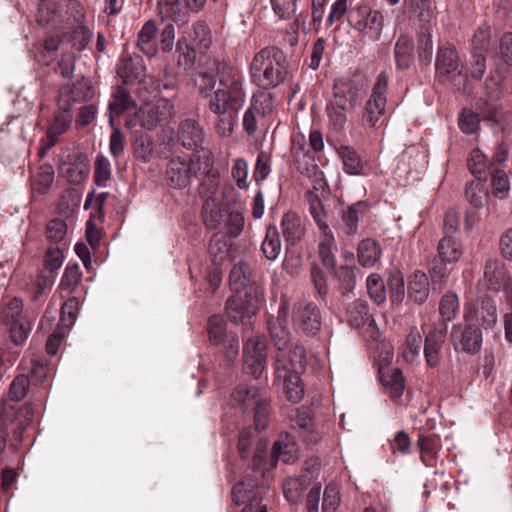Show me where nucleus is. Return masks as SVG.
<instances>
[{
	"mask_svg": "<svg viewBox=\"0 0 512 512\" xmlns=\"http://www.w3.org/2000/svg\"><path fill=\"white\" fill-rule=\"evenodd\" d=\"M265 395L255 386L240 384L232 393V401L234 405L241 407L242 411H250L259 401H263Z\"/></svg>",
	"mask_w": 512,
	"mask_h": 512,
	"instance_id": "32",
	"label": "nucleus"
},
{
	"mask_svg": "<svg viewBox=\"0 0 512 512\" xmlns=\"http://www.w3.org/2000/svg\"><path fill=\"white\" fill-rule=\"evenodd\" d=\"M388 287L390 299L393 304H401L405 298V281L400 272H396L389 277Z\"/></svg>",
	"mask_w": 512,
	"mask_h": 512,
	"instance_id": "61",
	"label": "nucleus"
},
{
	"mask_svg": "<svg viewBox=\"0 0 512 512\" xmlns=\"http://www.w3.org/2000/svg\"><path fill=\"white\" fill-rule=\"evenodd\" d=\"M226 332V323L220 315H213L208 320V338L212 345L223 342Z\"/></svg>",
	"mask_w": 512,
	"mask_h": 512,
	"instance_id": "57",
	"label": "nucleus"
},
{
	"mask_svg": "<svg viewBox=\"0 0 512 512\" xmlns=\"http://www.w3.org/2000/svg\"><path fill=\"white\" fill-rule=\"evenodd\" d=\"M429 286L428 276L424 272L416 270L408 279V299L415 304L422 305L429 297Z\"/></svg>",
	"mask_w": 512,
	"mask_h": 512,
	"instance_id": "30",
	"label": "nucleus"
},
{
	"mask_svg": "<svg viewBox=\"0 0 512 512\" xmlns=\"http://www.w3.org/2000/svg\"><path fill=\"white\" fill-rule=\"evenodd\" d=\"M255 487L256 483L251 479H246L234 485L231 493L233 502L237 505L244 504L246 501L249 502L242 512H253L254 508L261 504V491H255Z\"/></svg>",
	"mask_w": 512,
	"mask_h": 512,
	"instance_id": "26",
	"label": "nucleus"
},
{
	"mask_svg": "<svg viewBox=\"0 0 512 512\" xmlns=\"http://www.w3.org/2000/svg\"><path fill=\"white\" fill-rule=\"evenodd\" d=\"M438 258L449 264L457 262L463 254L461 244L451 235H445L438 243Z\"/></svg>",
	"mask_w": 512,
	"mask_h": 512,
	"instance_id": "41",
	"label": "nucleus"
},
{
	"mask_svg": "<svg viewBox=\"0 0 512 512\" xmlns=\"http://www.w3.org/2000/svg\"><path fill=\"white\" fill-rule=\"evenodd\" d=\"M369 205L365 201H357L348 205L341 212L343 229L348 235H355L359 230V223L368 213Z\"/></svg>",
	"mask_w": 512,
	"mask_h": 512,
	"instance_id": "28",
	"label": "nucleus"
},
{
	"mask_svg": "<svg viewBox=\"0 0 512 512\" xmlns=\"http://www.w3.org/2000/svg\"><path fill=\"white\" fill-rule=\"evenodd\" d=\"M261 248L268 260H275L278 257L281 251V240L278 229L275 226H268Z\"/></svg>",
	"mask_w": 512,
	"mask_h": 512,
	"instance_id": "46",
	"label": "nucleus"
},
{
	"mask_svg": "<svg viewBox=\"0 0 512 512\" xmlns=\"http://www.w3.org/2000/svg\"><path fill=\"white\" fill-rule=\"evenodd\" d=\"M209 256L215 265H221L230 254V244L225 236L219 233L214 234L209 243Z\"/></svg>",
	"mask_w": 512,
	"mask_h": 512,
	"instance_id": "42",
	"label": "nucleus"
},
{
	"mask_svg": "<svg viewBox=\"0 0 512 512\" xmlns=\"http://www.w3.org/2000/svg\"><path fill=\"white\" fill-rule=\"evenodd\" d=\"M490 41L491 28L487 24H482L473 35L471 52L486 54L490 46Z\"/></svg>",
	"mask_w": 512,
	"mask_h": 512,
	"instance_id": "56",
	"label": "nucleus"
},
{
	"mask_svg": "<svg viewBox=\"0 0 512 512\" xmlns=\"http://www.w3.org/2000/svg\"><path fill=\"white\" fill-rule=\"evenodd\" d=\"M275 373L277 378L283 379L287 399L292 403H298L304 395V389L300 384V376L297 373H288L286 358L283 353L275 357Z\"/></svg>",
	"mask_w": 512,
	"mask_h": 512,
	"instance_id": "22",
	"label": "nucleus"
},
{
	"mask_svg": "<svg viewBox=\"0 0 512 512\" xmlns=\"http://www.w3.org/2000/svg\"><path fill=\"white\" fill-rule=\"evenodd\" d=\"M295 424L300 437H302L308 445H316L321 440L319 432L314 429L310 408L302 406L297 409Z\"/></svg>",
	"mask_w": 512,
	"mask_h": 512,
	"instance_id": "31",
	"label": "nucleus"
},
{
	"mask_svg": "<svg viewBox=\"0 0 512 512\" xmlns=\"http://www.w3.org/2000/svg\"><path fill=\"white\" fill-rule=\"evenodd\" d=\"M493 58L507 66H512V32H506L502 35Z\"/></svg>",
	"mask_w": 512,
	"mask_h": 512,
	"instance_id": "64",
	"label": "nucleus"
},
{
	"mask_svg": "<svg viewBox=\"0 0 512 512\" xmlns=\"http://www.w3.org/2000/svg\"><path fill=\"white\" fill-rule=\"evenodd\" d=\"M202 219L208 229L218 228L224 219V210L217 199L203 200Z\"/></svg>",
	"mask_w": 512,
	"mask_h": 512,
	"instance_id": "39",
	"label": "nucleus"
},
{
	"mask_svg": "<svg viewBox=\"0 0 512 512\" xmlns=\"http://www.w3.org/2000/svg\"><path fill=\"white\" fill-rule=\"evenodd\" d=\"M388 81L389 78L387 74L381 72L372 88V94L366 103L364 120L370 127L376 126L380 117L385 113Z\"/></svg>",
	"mask_w": 512,
	"mask_h": 512,
	"instance_id": "13",
	"label": "nucleus"
},
{
	"mask_svg": "<svg viewBox=\"0 0 512 512\" xmlns=\"http://www.w3.org/2000/svg\"><path fill=\"white\" fill-rule=\"evenodd\" d=\"M417 53L419 61L428 65L433 55V44L429 26H421L418 31Z\"/></svg>",
	"mask_w": 512,
	"mask_h": 512,
	"instance_id": "44",
	"label": "nucleus"
},
{
	"mask_svg": "<svg viewBox=\"0 0 512 512\" xmlns=\"http://www.w3.org/2000/svg\"><path fill=\"white\" fill-rule=\"evenodd\" d=\"M378 374L382 385L389 390L390 396L399 398L405 388V380L401 369L383 362L379 365Z\"/></svg>",
	"mask_w": 512,
	"mask_h": 512,
	"instance_id": "27",
	"label": "nucleus"
},
{
	"mask_svg": "<svg viewBox=\"0 0 512 512\" xmlns=\"http://www.w3.org/2000/svg\"><path fill=\"white\" fill-rule=\"evenodd\" d=\"M267 343L264 337L250 338L243 347V369L258 379L266 366Z\"/></svg>",
	"mask_w": 512,
	"mask_h": 512,
	"instance_id": "11",
	"label": "nucleus"
},
{
	"mask_svg": "<svg viewBox=\"0 0 512 512\" xmlns=\"http://www.w3.org/2000/svg\"><path fill=\"white\" fill-rule=\"evenodd\" d=\"M157 27L154 21H147L138 33L137 47L148 57H153L157 53L156 34Z\"/></svg>",
	"mask_w": 512,
	"mask_h": 512,
	"instance_id": "36",
	"label": "nucleus"
},
{
	"mask_svg": "<svg viewBox=\"0 0 512 512\" xmlns=\"http://www.w3.org/2000/svg\"><path fill=\"white\" fill-rule=\"evenodd\" d=\"M192 41L199 50L200 55L205 54V51L210 47L212 43L211 32L204 21H198L193 25Z\"/></svg>",
	"mask_w": 512,
	"mask_h": 512,
	"instance_id": "51",
	"label": "nucleus"
},
{
	"mask_svg": "<svg viewBox=\"0 0 512 512\" xmlns=\"http://www.w3.org/2000/svg\"><path fill=\"white\" fill-rule=\"evenodd\" d=\"M467 165L470 172L476 176V179L486 180L488 171L492 170L491 166H487L486 156L478 149L473 150L468 159Z\"/></svg>",
	"mask_w": 512,
	"mask_h": 512,
	"instance_id": "49",
	"label": "nucleus"
},
{
	"mask_svg": "<svg viewBox=\"0 0 512 512\" xmlns=\"http://www.w3.org/2000/svg\"><path fill=\"white\" fill-rule=\"evenodd\" d=\"M70 87L64 86L59 90V107L63 111L57 114L50 125L46 139L43 140L42 153H45L48 149L53 147L58 137L64 134L70 127L72 122V116L69 114V108L71 106V102L69 99Z\"/></svg>",
	"mask_w": 512,
	"mask_h": 512,
	"instance_id": "10",
	"label": "nucleus"
},
{
	"mask_svg": "<svg viewBox=\"0 0 512 512\" xmlns=\"http://www.w3.org/2000/svg\"><path fill=\"white\" fill-rule=\"evenodd\" d=\"M281 230L287 246L296 245L305 235V227L300 216L292 211L283 215Z\"/></svg>",
	"mask_w": 512,
	"mask_h": 512,
	"instance_id": "29",
	"label": "nucleus"
},
{
	"mask_svg": "<svg viewBox=\"0 0 512 512\" xmlns=\"http://www.w3.org/2000/svg\"><path fill=\"white\" fill-rule=\"evenodd\" d=\"M494 73L495 74H491L485 80V98L480 105V114L482 119L486 121L491 128L498 127L500 131H504L503 123L505 121V113L499 105L495 104L503 95L500 68L496 67Z\"/></svg>",
	"mask_w": 512,
	"mask_h": 512,
	"instance_id": "3",
	"label": "nucleus"
},
{
	"mask_svg": "<svg viewBox=\"0 0 512 512\" xmlns=\"http://www.w3.org/2000/svg\"><path fill=\"white\" fill-rule=\"evenodd\" d=\"M448 326L444 322L434 323L425 337L424 356L429 367L434 368L440 362V351L445 342Z\"/></svg>",
	"mask_w": 512,
	"mask_h": 512,
	"instance_id": "21",
	"label": "nucleus"
},
{
	"mask_svg": "<svg viewBox=\"0 0 512 512\" xmlns=\"http://www.w3.org/2000/svg\"><path fill=\"white\" fill-rule=\"evenodd\" d=\"M382 254L379 243L372 239L366 238L359 242L357 248V259L363 267H373Z\"/></svg>",
	"mask_w": 512,
	"mask_h": 512,
	"instance_id": "35",
	"label": "nucleus"
},
{
	"mask_svg": "<svg viewBox=\"0 0 512 512\" xmlns=\"http://www.w3.org/2000/svg\"><path fill=\"white\" fill-rule=\"evenodd\" d=\"M450 341L456 351L474 355L481 349L482 332L477 324H456L451 329Z\"/></svg>",
	"mask_w": 512,
	"mask_h": 512,
	"instance_id": "12",
	"label": "nucleus"
},
{
	"mask_svg": "<svg viewBox=\"0 0 512 512\" xmlns=\"http://www.w3.org/2000/svg\"><path fill=\"white\" fill-rule=\"evenodd\" d=\"M305 197L309 203V211L313 219L315 220L319 229L322 230L325 234H327L329 226L325 221L326 213L323 204L319 199V196L312 191H308L306 192Z\"/></svg>",
	"mask_w": 512,
	"mask_h": 512,
	"instance_id": "47",
	"label": "nucleus"
},
{
	"mask_svg": "<svg viewBox=\"0 0 512 512\" xmlns=\"http://www.w3.org/2000/svg\"><path fill=\"white\" fill-rule=\"evenodd\" d=\"M414 41L412 37L401 34L395 43L394 56L396 66L400 70H406L411 67L414 61Z\"/></svg>",
	"mask_w": 512,
	"mask_h": 512,
	"instance_id": "33",
	"label": "nucleus"
},
{
	"mask_svg": "<svg viewBox=\"0 0 512 512\" xmlns=\"http://www.w3.org/2000/svg\"><path fill=\"white\" fill-rule=\"evenodd\" d=\"M337 153L342 160L344 170L350 175H360L364 164L360 154L351 146L341 145L337 148Z\"/></svg>",
	"mask_w": 512,
	"mask_h": 512,
	"instance_id": "40",
	"label": "nucleus"
},
{
	"mask_svg": "<svg viewBox=\"0 0 512 512\" xmlns=\"http://www.w3.org/2000/svg\"><path fill=\"white\" fill-rule=\"evenodd\" d=\"M286 358L288 373H297L305 369L306 366V350L300 344L292 345L288 353L283 350Z\"/></svg>",
	"mask_w": 512,
	"mask_h": 512,
	"instance_id": "45",
	"label": "nucleus"
},
{
	"mask_svg": "<svg viewBox=\"0 0 512 512\" xmlns=\"http://www.w3.org/2000/svg\"><path fill=\"white\" fill-rule=\"evenodd\" d=\"M117 74L125 84L141 83L146 77L144 59L136 54H123L117 66Z\"/></svg>",
	"mask_w": 512,
	"mask_h": 512,
	"instance_id": "24",
	"label": "nucleus"
},
{
	"mask_svg": "<svg viewBox=\"0 0 512 512\" xmlns=\"http://www.w3.org/2000/svg\"><path fill=\"white\" fill-rule=\"evenodd\" d=\"M435 70L439 80L449 82L458 91L466 89L468 76L460 68V58L454 46H445L438 49Z\"/></svg>",
	"mask_w": 512,
	"mask_h": 512,
	"instance_id": "4",
	"label": "nucleus"
},
{
	"mask_svg": "<svg viewBox=\"0 0 512 512\" xmlns=\"http://www.w3.org/2000/svg\"><path fill=\"white\" fill-rule=\"evenodd\" d=\"M293 163L296 170L303 176L311 179L314 188L322 187L324 182V174L315 163V158L302 145H296L293 141L292 145Z\"/></svg>",
	"mask_w": 512,
	"mask_h": 512,
	"instance_id": "19",
	"label": "nucleus"
},
{
	"mask_svg": "<svg viewBox=\"0 0 512 512\" xmlns=\"http://www.w3.org/2000/svg\"><path fill=\"white\" fill-rule=\"evenodd\" d=\"M481 114L475 113L471 109H463L458 118V125L462 132L466 134L475 133L479 129Z\"/></svg>",
	"mask_w": 512,
	"mask_h": 512,
	"instance_id": "54",
	"label": "nucleus"
},
{
	"mask_svg": "<svg viewBox=\"0 0 512 512\" xmlns=\"http://www.w3.org/2000/svg\"><path fill=\"white\" fill-rule=\"evenodd\" d=\"M158 9L162 19L168 18L174 22L182 21L185 15L181 10L179 0H159Z\"/></svg>",
	"mask_w": 512,
	"mask_h": 512,
	"instance_id": "63",
	"label": "nucleus"
},
{
	"mask_svg": "<svg viewBox=\"0 0 512 512\" xmlns=\"http://www.w3.org/2000/svg\"><path fill=\"white\" fill-rule=\"evenodd\" d=\"M198 174L203 175L198 187V193L201 199H216L215 195L220 185V174L218 169L214 167V160L211 155L205 154L202 156L198 164Z\"/></svg>",
	"mask_w": 512,
	"mask_h": 512,
	"instance_id": "18",
	"label": "nucleus"
},
{
	"mask_svg": "<svg viewBox=\"0 0 512 512\" xmlns=\"http://www.w3.org/2000/svg\"><path fill=\"white\" fill-rule=\"evenodd\" d=\"M251 268L245 262H239L233 266L229 275L231 290L235 293L246 292L251 286H258L250 280Z\"/></svg>",
	"mask_w": 512,
	"mask_h": 512,
	"instance_id": "34",
	"label": "nucleus"
},
{
	"mask_svg": "<svg viewBox=\"0 0 512 512\" xmlns=\"http://www.w3.org/2000/svg\"><path fill=\"white\" fill-rule=\"evenodd\" d=\"M359 88L350 78H340L334 82L333 105L343 110H353L357 106Z\"/></svg>",
	"mask_w": 512,
	"mask_h": 512,
	"instance_id": "23",
	"label": "nucleus"
},
{
	"mask_svg": "<svg viewBox=\"0 0 512 512\" xmlns=\"http://www.w3.org/2000/svg\"><path fill=\"white\" fill-rule=\"evenodd\" d=\"M466 322L477 321L485 330L493 329L498 322V312L495 300L484 295L475 303L470 304L464 313Z\"/></svg>",
	"mask_w": 512,
	"mask_h": 512,
	"instance_id": "16",
	"label": "nucleus"
},
{
	"mask_svg": "<svg viewBox=\"0 0 512 512\" xmlns=\"http://www.w3.org/2000/svg\"><path fill=\"white\" fill-rule=\"evenodd\" d=\"M228 66L207 54H201L190 80L199 96L207 101L210 112L217 116L216 131L230 136L244 103L241 81L226 72Z\"/></svg>",
	"mask_w": 512,
	"mask_h": 512,
	"instance_id": "1",
	"label": "nucleus"
},
{
	"mask_svg": "<svg viewBox=\"0 0 512 512\" xmlns=\"http://www.w3.org/2000/svg\"><path fill=\"white\" fill-rule=\"evenodd\" d=\"M81 278L78 264L68 265L61 278L59 288L62 293L71 294L77 287Z\"/></svg>",
	"mask_w": 512,
	"mask_h": 512,
	"instance_id": "55",
	"label": "nucleus"
},
{
	"mask_svg": "<svg viewBox=\"0 0 512 512\" xmlns=\"http://www.w3.org/2000/svg\"><path fill=\"white\" fill-rule=\"evenodd\" d=\"M270 403L266 396L263 401H259L250 411L254 414V424L256 430H264L267 428L270 418Z\"/></svg>",
	"mask_w": 512,
	"mask_h": 512,
	"instance_id": "62",
	"label": "nucleus"
},
{
	"mask_svg": "<svg viewBox=\"0 0 512 512\" xmlns=\"http://www.w3.org/2000/svg\"><path fill=\"white\" fill-rule=\"evenodd\" d=\"M287 315L288 302L283 296L281 298L278 316L276 318L270 317L267 321L270 338L274 347L278 350L276 357L283 353V350H285L291 340V334L287 327Z\"/></svg>",
	"mask_w": 512,
	"mask_h": 512,
	"instance_id": "17",
	"label": "nucleus"
},
{
	"mask_svg": "<svg viewBox=\"0 0 512 512\" xmlns=\"http://www.w3.org/2000/svg\"><path fill=\"white\" fill-rule=\"evenodd\" d=\"M356 266L344 265L336 271V277L340 282L342 293L351 292L356 284Z\"/></svg>",
	"mask_w": 512,
	"mask_h": 512,
	"instance_id": "59",
	"label": "nucleus"
},
{
	"mask_svg": "<svg viewBox=\"0 0 512 512\" xmlns=\"http://www.w3.org/2000/svg\"><path fill=\"white\" fill-rule=\"evenodd\" d=\"M202 156L192 154L188 161L180 157L172 158L166 168V181L175 189L186 188L192 178L198 177V164Z\"/></svg>",
	"mask_w": 512,
	"mask_h": 512,
	"instance_id": "9",
	"label": "nucleus"
},
{
	"mask_svg": "<svg viewBox=\"0 0 512 512\" xmlns=\"http://www.w3.org/2000/svg\"><path fill=\"white\" fill-rule=\"evenodd\" d=\"M483 179H476L467 184L465 195L468 202L475 208H482L488 199V190Z\"/></svg>",
	"mask_w": 512,
	"mask_h": 512,
	"instance_id": "43",
	"label": "nucleus"
},
{
	"mask_svg": "<svg viewBox=\"0 0 512 512\" xmlns=\"http://www.w3.org/2000/svg\"><path fill=\"white\" fill-rule=\"evenodd\" d=\"M59 170L71 183H80L89 174L87 158L75 151L61 161Z\"/></svg>",
	"mask_w": 512,
	"mask_h": 512,
	"instance_id": "25",
	"label": "nucleus"
},
{
	"mask_svg": "<svg viewBox=\"0 0 512 512\" xmlns=\"http://www.w3.org/2000/svg\"><path fill=\"white\" fill-rule=\"evenodd\" d=\"M322 315L318 306L302 300L294 303L292 308V325L297 334L316 335L321 328Z\"/></svg>",
	"mask_w": 512,
	"mask_h": 512,
	"instance_id": "8",
	"label": "nucleus"
},
{
	"mask_svg": "<svg viewBox=\"0 0 512 512\" xmlns=\"http://www.w3.org/2000/svg\"><path fill=\"white\" fill-rule=\"evenodd\" d=\"M485 285L495 292L504 291L512 302V278L503 261L489 258L484 266Z\"/></svg>",
	"mask_w": 512,
	"mask_h": 512,
	"instance_id": "14",
	"label": "nucleus"
},
{
	"mask_svg": "<svg viewBox=\"0 0 512 512\" xmlns=\"http://www.w3.org/2000/svg\"><path fill=\"white\" fill-rule=\"evenodd\" d=\"M79 306L80 303L76 297H69L61 307V317L58 325L69 330L76 321Z\"/></svg>",
	"mask_w": 512,
	"mask_h": 512,
	"instance_id": "52",
	"label": "nucleus"
},
{
	"mask_svg": "<svg viewBox=\"0 0 512 512\" xmlns=\"http://www.w3.org/2000/svg\"><path fill=\"white\" fill-rule=\"evenodd\" d=\"M370 318L371 315L366 301L355 300L346 308V321L352 328L364 327Z\"/></svg>",
	"mask_w": 512,
	"mask_h": 512,
	"instance_id": "38",
	"label": "nucleus"
},
{
	"mask_svg": "<svg viewBox=\"0 0 512 512\" xmlns=\"http://www.w3.org/2000/svg\"><path fill=\"white\" fill-rule=\"evenodd\" d=\"M347 18L353 29L372 41L380 40L385 22L381 11L368 5H357L349 9Z\"/></svg>",
	"mask_w": 512,
	"mask_h": 512,
	"instance_id": "5",
	"label": "nucleus"
},
{
	"mask_svg": "<svg viewBox=\"0 0 512 512\" xmlns=\"http://www.w3.org/2000/svg\"><path fill=\"white\" fill-rule=\"evenodd\" d=\"M110 123L113 124V115H120L125 111L134 108L136 101L132 98L130 93L122 86H117L112 93V98L109 101Z\"/></svg>",
	"mask_w": 512,
	"mask_h": 512,
	"instance_id": "37",
	"label": "nucleus"
},
{
	"mask_svg": "<svg viewBox=\"0 0 512 512\" xmlns=\"http://www.w3.org/2000/svg\"><path fill=\"white\" fill-rule=\"evenodd\" d=\"M260 286H251L243 293H235L226 300L225 310L231 322L240 323L251 318L260 308L262 297Z\"/></svg>",
	"mask_w": 512,
	"mask_h": 512,
	"instance_id": "6",
	"label": "nucleus"
},
{
	"mask_svg": "<svg viewBox=\"0 0 512 512\" xmlns=\"http://www.w3.org/2000/svg\"><path fill=\"white\" fill-rule=\"evenodd\" d=\"M195 46H190L185 38L179 39L177 42L178 65L184 70L191 69L196 60Z\"/></svg>",
	"mask_w": 512,
	"mask_h": 512,
	"instance_id": "58",
	"label": "nucleus"
},
{
	"mask_svg": "<svg viewBox=\"0 0 512 512\" xmlns=\"http://www.w3.org/2000/svg\"><path fill=\"white\" fill-rule=\"evenodd\" d=\"M409 12L422 25L427 26L432 20L433 10L430 0H408Z\"/></svg>",
	"mask_w": 512,
	"mask_h": 512,
	"instance_id": "48",
	"label": "nucleus"
},
{
	"mask_svg": "<svg viewBox=\"0 0 512 512\" xmlns=\"http://www.w3.org/2000/svg\"><path fill=\"white\" fill-rule=\"evenodd\" d=\"M177 142L188 150H198L202 148L205 140V132L200 122L194 118H186L180 121L177 132Z\"/></svg>",
	"mask_w": 512,
	"mask_h": 512,
	"instance_id": "20",
	"label": "nucleus"
},
{
	"mask_svg": "<svg viewBox=\"0 0 512 512\" xmlns=\"http://www.w3.org/2000/svg\"><path fill=\"white\" fill-rule=\"evenodd\" d=\"M422 337L417 328H412L406 338L403 357L406 361L412 362L420 353Z\"/></svg>",
	"mask_w": 512,
	"mask_h": 512,
	"instance_id": "60",
	"label": "nucleus"
},
{
	"mask_svg": "<svg viewBox=\"0 0 512 512\" xmlns=\"http://www.w3.org/2000/svg\"><path fill=\"white\" fill-rule=\"evenodd\" d=\"M459 310V300L455 293L447 292L439 303V313L442 317L438 322H444L446 325L452 321Z\"/></svg>",
	"mask_w": 512,
	"mask_h": 512,
	"instance_id": "50",
	"label": "nucleus"
},
{
	"mask_svg": "<svg viewBox=\"0 0 512 512\" xmlns=\"http://www.w3.org/2000/svg\"><path fill=\"white\" fill-rule=\"evenodd\" d=\"M175 113L174 105L167 99H161L155 104H145L135 113V119H138L140 126L148 131H152L164 120L170 118Z\"/></svg>",
	"mask_w": 512,
	"mask_h": 512,
	"instance_id": "15",
	"label": "nucleus"
},
{
	"mask_svg": "<svg viewBox=\"0 0 512 512\" xmlns=\"http://www.w3.org/2000/svg\"><path fill=\"white\" fill-rule=\"evenodd\" d=\"M488 175L491 176L493 195L499 197L500 199L506 198L510 191L509 180L506 173L502 170L494 168L488 171Z\"/></svg>",
	"mask_w": 512,
	"mask_h": 512,
	"instance_id": "53",
	"label": "nucleus"
},
{
	"mask_svg": "<svg viewBox=\"0 0 512 512\" xmlns=\"http://www.w3.org/2000/svg\"><path fill=\"white\" fill-rule=\"evenodd\" d=\"M23 303L19 298L11 299L0 311V323L8 328L11 340L19 345L28 337L30 322L22 313Z\"/></svg>",
	"mask_w": 512,
	"mask_h": 512,
	"instance_id": "7",
	"label": "nucleus"
},
{
	"mask_svg": "<svg viewBox=\"0 0 512 512\" xmlns=\"http://www.w3.org/2000/svg\"><path fill=\"white\" fill-rule=\"evenodd\" d=\"M252 80L264 89L282 84L290 74L286 54L276 46H267L257 52L250 65Z\"/></svg>",
	"mask_w": 512,
	"mask_h": 512,
	"instance_id": "2",
	"label": "nucleus"
}]
</instances>
